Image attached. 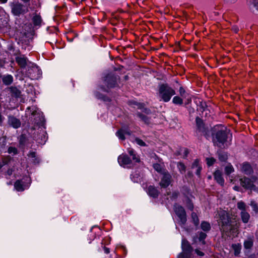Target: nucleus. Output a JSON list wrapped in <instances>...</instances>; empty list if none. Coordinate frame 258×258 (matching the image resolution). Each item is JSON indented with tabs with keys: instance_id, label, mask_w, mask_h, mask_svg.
I'll list each match as a JSON object with an SVG mask.
<instances>
[{
	"instance_id": "nucleus-2",
	"label": "nucleus",
	"mask_w": 258,
	"mask_h": 258,
	"mask_svg": "<svg viewBox=\"0 0 258 258\" xmlns=\"http://www.w3.org/2000/svg\"><path fill=\"white\" fill-rule=\"evenodd\" d=\"M232 135L226 130H221L218 131L213 137V142L215 145L220 148H225L227 147L230 143L228 142V139L231 140Z\"/></svg>"
},
{
	"instance_id": "nucleus-30",
	"label": "nucleus",
	"mask_w": 258,
	"mask_h": 258,
	"mask_svg": "<svg viewBox=\"0 0 258 258\" xmlns=\"http://www.w3.org/2000/svg\"><path fill=\"white\" fill-rule=\"evenodd\" d=\"M196 122L198 128L200 131H202L203 128V122L202 119L199 117H197L196 118Z\"/></svg>"
},
{
	"instance_id": "nucleus-16",
	"label": "nucleus",
	"mask_w": 258,
	"mask_h": 258,
	"mask_svg": "<svg viewBox=\"0 0 258 258\" xmlns=\"http://www.w3.org/2000/svg\"><path fill=\"white\" fill-rule=\"evenodd\" d=\"M16 62L18 63V64L22 68H25L27 64V58L24 57V56H18L16 58Z\"/></svg>"
},
{
	"instance_id": "nucleus-19",
	"label": "nucleus",
	"mask_w": 258,
	"mask_h": 258,
	"mask_svg": "<svg viewBox=\"0 0 258 258\" xmlns=\"http://www.w3.org/2000/svg\"><path fill=\"white\" fill-rule=\"evenodd\" d=\"M242 221L244 223H247L249 219L250 215L246 211H241L240 213Z\"/></svg>"
},
{
	"instance_id": "nucleus-24",
	"label": "nucleus",
	"mask_w": 258,
	"mask_h": 258,
	"mask_svg": "<svg viewBox=\"0 0 258 258\" xmlns=\"http://www.w3.org/2000/svg\"><path fill=\"white\" fill-rule=\"evenodd\" d=\"M201 227L202 230L206 232L209 231L211 229L210 223L205 221L202 222Z\"/></svg>"
},
{
	"instance_id": "nucleus-37",
	"label": "nucleus",
	"mask_w": 258,
	"mask_h": 258,
	"mask_svg": "<svg viewBox=\"0 0 258 258\" xmlns=\"http://www.w3.org/2000/svg\"><path fill=\"white\" fill-rule=\"evenodd\" d=\"M153 167L157 172H162V166L160 164H154L153 165Z\"/></svg>"
},
{
	"instance_id": "nucleus-36",
	"label": "nucleus",
	"mask_w": 258,
	"mask_h": 258,
	"mask_svg": "<svg viewBox=\"0 0 258 258\" xmlns=\"http://www.w3.org/2000/svg\"><path fill=\"white\" fill-rule=\"evenodd\" d=\"M8 152L9 154L16 155L18 153V150L16 148L13 147H10L8 149Z\"/></svg>"
},
{
	"instance_id": "nucleus-34",
	"label": "nucleus",
	"mask_w": 258,
	"mask_h": 258,
	"mask_svg": "<svg viewBox=\"0 0 258 258\" xmlns=\"http://www.w3.org/2000/svg\"><path fill=\"white\" fill-rule=\"evenodd\" d=\"M219 158L221 161H225L227 159V155L225 153H219Z\"/></svg>"
},
{
	"instance_id": "nucleus-55",
	"label": "nucleus",
	"mask_w": 258,
	"mask_h": 258,
	"mask_svg": "<svg viewBox=\"0 0 258 258\" xmlns=\"http://www.w3.org/2000/svg\"><path fill=\"white\" fill-rule=\"evenodd\" d=\"M234 189L235 190H238V187L236 186H235L234 187H233Z\"/></svg>"
},
{
	"instance_id": "nucleus-39",
	"label": "nucleus",
	"mask_w": 258,
	"mask_h": 258,
	"mask_svg": "<svg viewBox=\"0 0 258 258\" xmlns=\"http://www.w3.org/2000/svg\"><path fill=\"white\" fill-rule=\"evenodd\" d=\"M28 157L29 158H31L32 159V161L34 163L36 162V153L34 152H30L28 154Z\"/></svg>"
},
{
	"instance_id": "nucleus-59",
	"label": "nucleus",
	"mask_w": 258,
	"mask_h": 258,
	"mask_svg": "<svg viewBox=\"0 0 258 258\" xmlns=\"http://www.w3.org/2000/svg\"><path fill=\"white\" fill-rule=\"evenodd\" d=\"M1 167H2V165H0V168H1Z\"/></svg>"
},
{
	"instance_id": "nucleus-3",
	"label": "nucleus",
	"mask_w": 258,
	"mask_h": 258,
	"mask_svg": "<svg viewBox=\"0 0 258 258\" xmlns=\"http://www.w3.org/2000/svg\"><path fill=\"white\" fill-rule=\"evenodd\" d=\"M175 94L174 90L167 84H162L159 87V97L165 102H168Z\"/></svg>"
},
{
	"instance_id": "nucleus-52",
	"label": "nucleus",
	"mask_w": 258,
	"mask_h": 258,
	"mask_svg": "<svg viewBox=\"0 0 258 258\" xmlns=\"http://www.w3.org/2000/svg\"><path fill=\"white\" fill-rule=\"evenodd\" d=\"M104 251L106 253H108L109 252V248L104 247Z\"/></svg>"
},
{
	"instance_id": "nucleus-14",
	"label": "nucleus",
	"mask_w": 258,
	"mask_h": 258,
	"mask_svg": "<svg viewBox=\"0 0 258 258\" xmlns=\"http://www.w3.org/2000/svg\"><path fill=\"white\" fill-rule=\"evenodd\" d=\"M214 178L216 181L221 185H223L224 183V180L222 177L221 172L217 170L214 173Z\"/></svg>"
},
{
	"instance_id": "nucleus-11",
	"label": "nucleus",
	"mask_w": 258,
	"mask_h": 258,
	"mask_svg": "<svg viewBox=\"0 0 258 258\" xmlns=\"http://www.w3.org/2000/svg\"><path fill=\"white\" fill-rule=\"evenodd\" d=\"M118 162L120 166L125 167L130 165L131 161L126 155L122 154L118 157Z\"/></svg>"
},
{
	"instance_id": "nucleus-26",
	"label": "nucleus",
	"mask_w": 258,
	"mask_h": 258,
	"mask_svg": "<svg viewBox=\"0 0 258 258\" xmlns=\"http://www.w3.org/2000/svg\"><path fill=\"white\" fill-rule=\"evenodd\" d=\"M172 102L175 104L181 105L183 103V99L181 97L176 96L173 97Z\"/></svg>"
},
{
	"instance_id": "nucleus-20",
	"label": "nucleus",
	"mask_w": 258,
	"mask_h": 258,
	"mask_svg": "<svg viewBox=\"0 0 258 258\" xmlns=\"http://www.w3.org/2000/svg\"><path fill=\"white\" fill-rule=\"evenodd\" d=\"M32 21L35 26H40L42 22V19L39 15H35L32 18Z\"/></svg>"
},
{
	"instance_id": "nucleus-29",
	"label": "nucleus",
	"mask_w": 258,
	"mask_h": 258,
	"mask_svg": "<svg viewBox=\"0 0 258 258\" xmlns=\"http://www.w3.org/2000/svg\"><path fill=\"white\" fill-rule=\"evenodd\" d=\"M177 168L181 173H184L185 171V165L180 162L177 163Z\"/></svg>"
},
{
	"instance_id": "nucleus-18",
	"label": "nucleus",
	"mask_w": 258,
	"mask_h": 258,
	"mask_svg": "<svg viewBox=\"0 0 258 258\" xmlns=\"http://www.w3.org/2000/svg\"><path fill=\"white\" fill-rule=\"evenodd\" d=\"M207 236V235L206 233H204V232H201L200 233H199V237H194L193 238V243L192 244H195L197 243V239L199 240V241L201 242V243L202 244H205V239L206 238Z\"/></svg>"
},
{
	"instance_id": "nucleus-48",
	"label": "nucleus",
	"mask_w": 258,
	"mask_h": 258,
	"mask_svg": "<svg viewBox=\"0 0 258 258\" xmlns=\"http://www.w3.org/2000/svg\"><path fill=\"white\" fill-rule=\"evenodd\" d=\"M199 163V161L198 160H196L192 164V168H195V167H198Z\"/></svg>"
},
{
	"instance_id": "nucleus-6",
	"label": "nucleus",
	"mask_w": 258,
	"mask_h": 258,
	"mask_svg": "<svg viewBox=\"0 0 258 258\" xmlns=\"http://www.w3.org/2000/svg\"><path fill=\"white\" fill-rule=\"evenodd\" d=\"M40 74V70L34 63L30 62L28 64V71L26 75L31 79H37L39 77Z\"/></svg>"
},
{
	"instance_id": "nucleus-7",
	"label": "nucleus",
	"mask_w": 258,
	"mask_h": 258,
	"mask_svg": "<svg viewBox=\"0 0 258 258\" xmlns=\"http://www.w3.org/2000/svg\"><path fill=\"white\" fill-rule=\"evenodd\" d=\"M119 81V78L118 76L110 74L105 77L104 84L108 89H109L116 87Z\"/></svg>"
},
{
	"instance_id": "nucleus-15",
	"label": "nucleus",
	"mask_w": 258,
	"mask_h": 258,
	"mask_svg": "<svg viewBox=\"0 0 258 258\" xmlns=\"http://www.w3.org/2000/svg\"><path fill=\"white\" fill-rule=\"evenodd\" d=\"M241 171L244 174L249 175L252 172V168L250 165L247 163H244L242 165Z\"/></svg>"
},
{
	"instance_id": "nucleus-32",
	"label": "nucleus",
	"mask_w": 258,
	"mask_h": 258,
	"mask_svg": "<svg viewBox=\"0 0 258 258\" xmlns=\"http://www.w3.org/2000/svg\"><path fill=\"white\" fill-rule=\"evenodd\" d=\"M191 217H192V219L194 224L196 225H198L199 223V218H198V216L196 214V213H195L194 212L192 213Z\"/></svg>"
},
{
	"instance_id": "nucleus-50",
	"label": "nucleus",
	"mask_w": 258,
	"mask_h": 258,
	"mask_svg": "<svg viewBox=\"0 0 258 258\" xmlns=\"http://www.w3.org/2000/svg\"><path fill=\"white\" fill-rule=\"evenodd\" d=\"M135 105H137L139 108H141L142 107V104L138 103H135Z\"/></svg>"
},
{
	"instance_id": "nucleus-42",
	"label": "nucleus",
	"mask_w": 258,
	"mask_h": 258,
	"mask_svg": "<svg viewBox=\"0 0 258 258\" xmlns=\"http://www.w3.org/2000/svg\"><path fill=\"white\" fill-rule=\"evenodd\" d=\"M135 142L138 145L141 146H145L146 145L145 142L139 138L136 139Z\"/></svg>"
},
{
	"instance_id": "nucleus-1",
	"label": "nucleus",
	"mask_w": 258,
	"mask_h": 258,
	"mask_svg": "<svg viewBox=\"0 0 258 258\" xmlns=\"http://www.w3.org/2000/svg\"><path fill=\"white\" fill-rule=\"evenodd\" d=\"M221 230L226 234H229L232 236H236L238 234L239 223L236 222L233 224L229 214L225 211L220 210L216 215Z\"/></svg>"
},
{
	"instance_id": "nucleus-13",
	"label": "nucleus",
	"mask_w": 258,
	"mask_h": 258,
	"mask_svg": "<svg viewBox=\"0 0 258 258\" xmlns=\"http://www.w3.org/2000/svg\"><path fill=\"white\" fill-rule=\"evenodd\" d=\"M148 194L153 198H157L159 195V192L157 189L152 185H150L147 189Z\"/></svg>"
},
{
	"instance_id": "nucleus-56",
	"label": "nucleus",
	"mask_w": 258,
	"mask_h": 258,
	"mask_svg": "<svg viewBox=\"0 0 258 258\" xmlns=\"http://www.w3.org/2000/svg\"><path fill=\"white\" fill-rule=\"evenodd\" d=\"M234 31L235 32H237L238 31V28H235L234 29Z\"/></svg>"
},
{
	"instance_id": "nucleus-40",
	"label": "nucleus",
	"mask_w": 258,
	"mask_h": 258,
	"mask_svg": "<svg viewBox=\"0 0 258 258\" xmlns=\"http://www.w3.org/2000/svg\"><path fill=\"white\" fill-rule=\"evenodd\" d=\"M207 163L208 166L212 165L215 162V159L213 158H207L206 159Z\"/></svg>"
},
{
	"instance_id": "nucleus-49",
	"label": "nucleus",
	"mask_w": 258,
	"mask_h": 258,
	"mask_svg": "<svg viewBox=\"0 0 258 258\" xmlns=\"http://www.w3.org/2000/svg\"><path fill=\"white\" fill-rule=\"evenodd\" d=\"M254 7L258 11V0H256L254 2Z\"/></svg>"
},
{
	"instance_id": "nucleus-35",
	"label": "nucleus",
	"mask_w": 258,
	"mask_h": 258,
	"mask_svg": "<svg viewBox=\"0 0 258 258\" xmlns=\"http://www.w3.org/2000/svg\"><path fill=\"white\" fill-rule=\"evenodd\" d=\"M179 93L180 95V96L183 98H186V93L185 92V90L182 87H180L179 89Z\"/></svg>"
},
{
	"instance_id": "nucleus-4",
	"label": "nucleus",
	"mask_w": 258,
	"mask_h": 258,
	"mask_svg": "<svg viewBox=\"0 0 258 258\" xmlns=\"http://www.w3.org/2000/svg\"><path fill=\"white\" fill-rule=\"evenodd\" d=\"M12 13L15 16H20L27 13L28 7L19 2L12 3L10 4Z\"/></svg>"
},
{
	"instance_id": "nucleus-17",
	"label": "nucleus",
	"mask_w": 258,
	"mask_h": 258,
	"mask_svg": "<svg viewBox=\"0 0 258 258\" xmlns=\"http://www.w3.org/2000/svg\"><path fill=\"white\" fill-rule=\"evenodd\" d=\"M130 135V132L126 128H121L119 131H118L116 133V135L121 140H123L125 139L124 135Z\"/></svg>"
},
{
	"instance_id": "nucleus-57",
	"label": "nucleus",
	"mask_w": 258,
	"mask_h": 258,
	"mask_svg": "<svg viewBox=\"0 0 258 258\" xmlns=\"http://www.w3.org/2000/svg\"><path fill=\"white\" fill-rule=\"evenodd\" d=\"M36 113H37V111H34L33 112L32 114L34 115H35L36 114Z\"/></svg>"
},
{
	"instance_id": "nucleus-9",
	"label": "nucleus",
	"mask_w": 258,
	"mask_h": 258,
	"mask_svg": "<svg viewBox=\"0 0 258 258\" xmlns=\"http://www.w3.org/2000/svg\"><path fill=\"white\" fill-rule=\"evenodd\" d=\"M162 174L163 177L159 184L161 187L166 188L171 183V176L167 172H164Z\"/></svg>"
},
{
	"instance_id": "nucleus-12",
	"label": "nucleus",
	"mask_w": 258,
	"mask_h": 258,
	"mask_svg": "<svg viewBox=\"0 0 258 258\" xmlns=\"http://www.w3.org/2000/svg\"><path fill=\"white\" fill-rule=\"evenodd\" d=\"M181 248L183 252L191 253L193 250V248L189 242L185 239H182V240Z\"/></svg>"
},
{
	"instance_id": "nucleus-41",
	"label": "nucleus",
	"mask_w": 258,
	"mask_h": 258,
	"mask_svg": "<svg viewBox=\"0 0 258 258\" xmlns=\"http://www.w3.org/2000/svg\"><path fill=\"white\" fill-rule=\"evenodd\" d=\"M137 115L140 118H141L142 120H144L145 122H148V118L144 115H143L140 113H138Z\"/></svg>"
},
{
	"instance_id": "nucleus-10",
	"label": "nucleus",
	"mask_w": 258,
	"mask_h": 258,
	"mask_svg": "<svg viewBox=\"0 0 258 258\" xmlns=\"http://www.w3.org/2000/svg\"><path fill=\"white\" fill-rule=\"evenodd\" d=\"M8 124L15 128H18L21 126V121L20 120L14 116L9 115L8 116Z\"/></svg>"
},
{
	"instance_id": "nucleus-5",
	"label": "nucleus",
	"mask_w": 258,
	"mask_h": 258,
	"mask_svg": "<svg viewBox=\"0 0 258 258\" xmlns=\"http://www.w3.org/2000/svg\"><path fill=\"white\" fill-rule=\"evenodd\" d=\"M257 178L252 177L251 179L244 177L240 179L241 185L245 188L249 189L251 191H254L258 193V187L254 185V183H256Z\"/></svg>"
},
{
	"instance_id": "nucleus-43",
	"label": "nucleus",
	"mask_w": 258,
	"mask_h": 258,
	"mask_svg": "<svg viewBox=\"0 0 258 258\" xmlns=\"http://www.w3.org/2000/svg\"><path fill=\"white\" fill-rule=\"evenodd\" d=\"M186 205H187V208L190 209V210H192L194 208V206H193V205L191 203L190 201L188 199L187 200V203H186Z\"/></svg>"
},
{
	"instance_id": "nucleus-44",
	"label": "nucleus",
	"mask_w": 258,
	"mask_h": 258,
	"mask_svg": "<svg viewBox=\"0 0 258 258\" xmlns=\"http://www.w3.org/2000/svg\"><path fill=\"white\" fill-rule=\"evenodd\" d=\"M46 139H47V138H46V136L44 135V134H43L42 135L41 141H38V143L41 144H43L45 143Z\"/></svg>"
},
{
	"instance_id": "nucleus-8",
	"label": "nucleus",
	"mask_w": 258,
	"mask_h": 258,
	"mask_svg": "<svg viewBox=\"0 0 258 258\" xmlns=\"http://www.w3.org/2000/svg\"><path fill=\"white\" fill-rule=\"evenodd\" d=\"M174 211L180 219L181 224H184L186 221V216L185 212L183 207L177 204L174 205Z\"/></svg>"
},
{
	"instance_id": "nucleus-38",
	"label": "nucleus",
	"mask_w": 258,
	"mask_h": 258,
	"mask_svg": "<svg viewBox=\"0 0 258 258\" xmlns=\"http://www.w3.org/2000/svg\"><path fill=\"white\" fill-rule=\"evenodd\" d=\"M233 247L234 250V254L235 255H238L239 254L240 252V247H239V246L236 245H233Z\"/></svg>"
},
{
	"instance_id": "nucleus-51",
	"label": "nucleus",
	"mask_w": 258,
	"mask_h": 258,
	"mask_svg": "<svg viewBox=\"0 0 258 258\" xmlns=\"http://www.w3.org/2000/svg\"><path fill=\"white\" fill-rule=\"evenodd\" d=\"M131 178L134 182H138V179H136L134 175H132Z\"/></svg>"
},
{
	"instance_id": "nucleus-33",
	"label": "nucleus",
	"mask_w": 258,
	"mask_h": 258,
	"mask_svg": "<svg viewBox=\"0 0 258 258\" xmlns=\"http://www.w3.org/2000/svg\"><path fill=\"white\" fill-rule=\"evenodd\" d=\"M250 205L255 213L258 212V206L254 201H251Z\"/></svg>"
},
{
	"instance_id": "nucleus-31",
	"label": "nucleus",
	"mask_w": 258,
	"mask_h": 258,
	"mask_svg": "<svg viewBox=\"0 0 258 258\" xmlns=\"http://www.w3.org/2000/svg\"><path fill=\"white\" fill-rule=\"evenodd\" d=\"M177 258H191V253L187 252H181Z\"/></svg>"
},
{
	"instance_id": "nucleus-46",
	"label": "nucleus",
	"mask_w": 258,
	"mask_h": 258,
	"mask_svg": "<svg viewBox=\"0 0 258 258\" xmlns=\"http://www.w3.org/2000/svg\"><path fill=\"white\" fill-rule=\"evenodd\" d=\"M38 114H39V116L40 117L39 121L37 122L36 121L35 122L37 123V124H38L39 123H42L44 120V118H43L42 114L38 113Z\"/></svg>"
},
{
	"instance_id": "nucleus-54",
	"label": "nucleus",
	"mask_w": 258,
	"mask_h": 258,
	"mask_svg": "<svg viewBox=\"0 0 258 258\" xmlns=\"http://www.w3.org/2000/svg\"><path fill=\"white\" fill-rule=\"evenodd\" d=\"M0 1L3 3H6L8 0H0Z\"/></svg>"
},
{
	"instance_id": "nucleus-45",
	"label": "nucleus",
	"mask_w": 258,
	"mask_h": 258,
	"mask_svg": "<svg viewBox=\"0 0 258 258\" xmlns=\"http://www.w3.org/2000/svg\"><path fill=\"white\" fill-rule=\"evenodd\" d=\"M178 196V192L177 191H174L172 192L171 197H170V198L171 200H175L177 198Z\"/></svg>"
},
{
	"instance_id": "nucleus-25",
	"label": "nucleus",
	"mask_w": 258,
	"mask_h": 258,
	"mask_svg": "<svg viewBox=\"0 0 258 258\" xmlns=\"http://www.w3.org/2000/svg\"><path fill=\"white\" fill-rule=\"evenodd\" d=\"M15 188L18 191H23L24 190V188L23 187V184L22 182L20 180H17L16 181L15 185Z\"/></svg>"
},
{
	"instance_id": "nucleus-27",
	"label": "nucleus",
	"mask_w": 258,
	"mask_h": 258,
	"mask_svg": "<svg viewBox=\"0 0 258 258\" xmlns=\"http://www.w3.org/2000/svg\"><path fill=\"white\" fill-rule=\"evenodd\" d=\"M237 206L238 209L241 210V211H246V206L243 202L240 201V202H238Z\"/></svg>"
},
{
	"instance_id": "nucleus-58",
	"label": "nucleus",
	"mask_w": 258,
	"mask_h": 258,
	"mask_svg": "<svg viewBox=\"0 0 258 258\" xmlns=\"http://www.w3.org/2000/svg\"><path fill=\"white\" fill-rule=\"evenodd\" d=\"M104 90H105V91H108V90H107V89H104Z\"/></svg>"
},
{
	"instance_id": "nucleus-28",
	"label": "nucleus",
	"mask_w": 258,
	"mask_h": 258,
	"mask_svg": "<svg viewBox=\"0 0 258 258\" xmlns=\"http://www.w3.org/2000/svg\"><path fill=\"white\" fill-rule=\"evenodd\" d=\"M225 173L229 175L234 171V168L231 164H228L225 168Z\"/></svg>"
},
{
	"instance_id": "nucleus-23",
	"label": "nucleus",
	"mask_w": 258,
	"mask_h": 258,
	"mask_svg": "<svg viewBox=\"0 0 258 258\" xmlns=\"http://www.w3.org/2000/svg\"><path fill=\"white\" fill-rule=\"evenodd\" d=\"M13 77L11 75H7L3 78V81L6 85H10L13 82Z\"/></svg>"
},
{
	"instance_id": "nucleus-22",
	"label": "nucleus",
	"mask_w": 258,
	"mask_h": 258,
	"mask_svg": "<svg viewBox=\"0 0 258 258\" xmlns=\"http://www.w3.org/2000/svg\"><path fill=\"white\" fill-rule=\"evenodd\" d=\"M253 245V238H249L244 242V247L246 249L250 248Z\"/></svg>"
},
{
	"instance_id": "nucleus-53",
	"label": "nucleus",
	"mask_w": 258,
	"mask_h": 258,
	"mask_svg": "<svg viewBox=\"0 0 258 258\" xmlns=\"http://www.w3.org/2000/svg\"><path fill=\"white\" fill-rule=\"evenodd\" d=\"M200 170H201V168L198 167V170H197V174L198 175H199V174H200Z\"/></svg>"
},
{
	"instance_id": "nucleus-47",
	"label": "nucleus",
	"mask_w": 258,
	"mask_h": 258,
	"mask_svg": "<svg viewBox=\"0 0 258 258\" xmlns=\"http://www.w3.org/2000/svg\"><path fill=\"white\" fill-rule=\"evenodd\" d=\"M195 252L198 255L200 256H203L204 255V253L203 252L201 251L198 249H195Z\"/></svg>"
},
{
	"instance_id": "nucleus-21",
	"label": "nucleus",
	"mask_w": 258,
	"mask_h": 258,
	"mask_svg": "<svg viewBox=\"0 0 258 258\" xmlns=\"http://www.w3.org/2000/svg\"><path fill=\"white\" fill-rule=\"evenodd\" d=\"M128 153L130 155V156L132 157L133 160L135 162H140V159H139V157L136 155V154H135V151L133 149H128Z\"/></svg>"
}]
</instances>
